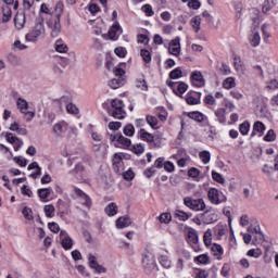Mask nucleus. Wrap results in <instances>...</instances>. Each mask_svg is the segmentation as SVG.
I'll use <instances>...</instances> for the list:
<instances>
[{
  "instance_id": "864d4df0",
  "label": "nucleus",
  "mask_w": 278,
  "mask_h": 278,
  "mask_svg": "<svg viewBox=\"0 0 278 278\" xmlns=\"http://www.w3.org/2000/svg\"><path fill=\"white\" fill-rule=\"evenodd\" d=\"M141 12H143L146 16H153V14H155V12L153 11V7H151V4L142 5Z\"/></svg>"
},
{
  "instance_id": "bf43d9fd",
  "label": "nucleus",
  "mask_w": 278,
  "mask_h": 278,
  "mask_svg": "<svg viewBox=\"0 0 278 278\" xmlns=\"http://www.w3.org/2000/svg\"><path fill=\"white\" fill-rule=\"evenodd\" d=\"M260 231H262L260 224H256L254 226L252 225L248 228V232L252 236H256L257 233H260Z\"/></svg>"
},
{
  "instance_id": "58836bf2",
  "label": "nucleus",
  "mask_w": 278,
  "mask_h": 278,
  "mask_svg": "<svg viewBox=\"0 0 278 278\" xmlns=\"http://www.w3.org/2000/svg\"><path fill=\"white\" fill-rule=\"evenodd\" d=\"M117 142H118L122 147H131V139L126 138V137L123 136L122 134H117Z\"/></svg>"
},
{
  "instance_id": "603ef678",
  "label": "nucleus",
  "mask_w": 278,
  "mask_h": 278,
  "mask_svg": "<svg viewBox=\"0 0 278 278\" xmlns=\"http://www.w3.org/2000/svg\"><path fill=\"white\" fill-rule=\"evenodd\" d=\"M159 220L160 223H164L165 225H168V223L173 220V216L170 215V213H163L159 216Z\"/></svg>"
},
{
  "instance_id": "e2e57ef3",
  "label": "nucleus",
  "mask_w": 278,
  "mask_h": 278,
  "mask_svg": "<svg viewBox=\"0 0 278 278\" xmlns=\"http://www.w3.org/2000/svg\"><path fill=\"white\" fill-rule=\"evenodd\" d=\"M13 162H15V164L22 167L27 166V160L24 159L23 156H14Z\"/></svg>"
},
{
  "instance_id": "49530a36",
  "label": "nucleus",
  "mask_w": 278,
  "mask_h": 278,
  "mask_svg": "<svg viewBox=\"0 0 278 278\" xmlns=\"http://www.w3.org/2000/svg\"><path fill=\"white\" fill-rule=\"evenodd\" d=\"M123 132L128 136V138H132L134 134H136V128L134 125L128 124L124 127Z\"/></svg>"
},
{
  "instance_id": "20e7f679",
  "label": "nucleus",
  "mask_w": 278,
  "mask_h": 278,
  "mask_svg": "<svg viewBox=\"0 0 278 278\" xmlns=\"http://www.w3.org/2000/svg\"><path fill=\"white\" fill-rule=\"evenodd\" d=\"M184 205L192 212H205L207 207V205H205V200L202 198L193 199L191 197L184 198Z\"/></svg>"
},
{
  "instance_id": "4be33fe9",
  "label": "nucleus",
  "mask_w": 278,
  "mask_h": 278,
  "mask_svg": "<svg viewBox=\"0 0 278 278\" xmlns=\"http://www.w3.org/2000/svg\"><path fill=\"white\" fill-rule=\"evenodd\" d=\"M188 118H191V121H195V123H203V121H207V117L199 111L189 112Z\"/></svg>"
},
{
  "instance_id": "6ab92c4d",
  "label": "nucleus",
  "mask_w": 278,
  "mask_h": 278,
  "mask_svg": "<svg viewBox=\"0 0 278 278\" xmlns=\"http://www.w3.org/2000/svg\"><path fill=\"white\" fill-rule=\"evenodd\" d=\"M186 240L188 244H197L199 242V235L194 230V228H189L187 230V237Z\"/></svg>"
},
{
  "instance_id": "bb28decb",
  "label": "nucleus",
  "mask_w": 278,
  "mask_h": 278,
  "mask_svg": "<svg viewBox=\"0 0 278 278\" xmlns=\"http://www.w3.org/2000/svg\"><path fill=\"white\" fill-rule=\"evenodd\" d=\"M54 49L58 53H66L68 51V46L62 39H58L54 43Z\"/></svg>"
},
{
  "instance_id": "ddd939ff",
  "label": "nucleus",
  "mask_w": 278,
  "mask_h": 278,
  "mask_svg": "<svg viewBox=\"0 0 278 278\" xmlns=\"http://www.w3.org/2000/svg\"><path fill=\"white\" fill-rule=\"evenodd\" d=\"M60 240L61 245L65 251H71V249H73V238L68 236V232H66V230H61Z\"/></svg>"
},
{
  "instance_id": "e433bc0d",
  "label": "nucleus",
  "mask_w": 278,
  "mask_h": 278,
  "mask_svg": "<svg viewBox=\"0 0 278 278\" xmlns=\"http://www.w3.org/2000/svg\"><path fill=\"white\" fill-rule=\"evenodd\" d=\"M25 49H27V46L21 42V40H15L11 45V51H25Z\"/></svg>"
},
{
  "instance_id": "a19ab883",
  "label": "nucleus",
  "mask_w": 278,
  "mask_h": 278,
  "mask_svg": "<svg viewBox=\"0 0 278 278\" xmlns=\"http://www.w3.org/2000/svg\"><path fill=\"white\" fill-rule=\"evenodd\" d=\"M159 262H160L161 266H163V268H170V266H173L170 258H168V256H166V255H161L159 257Z\"/></svg>"
},
{
  "instance_id": "1a4fd4ad",
  "label": "nucleus",
  "mask_w": 278,
  "mask_h": 278,
  "mask_svg": "<svg viewBox=\"0 0 278 278\" xmlns=\"http://www.w3.org/2000/svg\"><path fill=\"white\" fill-rule=\"evenodd\" d=\"M68 129H71V126H68V123H66V121H60L55 123L52 127V131L54 136H58V138H64Z\"/></svg>"
},
{
  "instance_id": "2eb2a0df",
  "label": "nucleus",
  "mask_w": 278,
  "mask_h": 278,
  "mask_svg": "<svg viewBox=\"0 0 278 278\" xmlns=\"http://www.w3.org/2000/svg\"><path fill=\"white\" fill-rule=\"evenodd\" d=\"M88 262H89L90 268L96 270V273H100V274L105 273V267H103L102 265H99V263L97 262V256L89 254Z\"/></svg>"
},
{
  "instance_id": "a878e982",
  "label": "nucleus",
  "mask_w": 278,
  "mask_h": 278,
  "mask_svg": "<svg viewBox=\"0 0 278 278\" xmlns=\"http://www.w3.org/2000/svg\"><path fill=\"white\" fill-rule=\"evenodd\" d=\"M211 251H212L214 257H216V260H218V261L223 260L224 250L220 244H218V243L213 244L211 248Z\"/></svg>"
},
{
  "instance_id": "0e129e2a",
  "label": "nucleus",
  "mask_w": 278,
  "mask_h": 278,
  "mask_svg": "<svg viewBox=\"0 0 278 278\" xmlns=\"http://www.w3.org/2000/svg\"><path fill=\"white\" fill-rule=\"evenodd\" d=\"M155 173H157V170L155 169V166L149 167L143 172L144 177H147V179H151V177H153V175H155Z\"/></svg>"
},
{
  "instance_id": "7c9ffc66",
  "label": "nucleus",
  "mask_w": 278,
  "mask_h": 278,
  "mask_svg": "<svg viewBox=\"0 0 278 278\" xmlns=\"http://www.w3.org/2000/svg\"><path fill=\"white\" fill-rule=\"evenodd\" d=\"M193 262L195 264H203L204 266H207V264H210V256L207 254H200L193 258Z\"/></svg>"
},
{
  "instance_id": "393cba45",
  "label": "nucleus",
  "mask_w": 278,
  "mask_h": 278,
  "mask_svg": "<svg viewBox=\"0 0 278 278\" xmlns=\"http://www.w3.org/2000/svg\"><path fill=\"white\" fill-rule=\"evenodd\" d=\"M264 131H266V125H264V123L262 122H255L253 125V131L251 134V137L253 138V136H255V134H260V136L264 135Z\"/></svg>"
},
{
  "instance_id": "aec40b11",
  "label": "nucleus",
  "mask_w": 278,
  "mask_h": 278,
  "mask_svg": "<svg viewBox=\"0 0 278 278\" xmlns=\"http://www.w3.org/2000/svg\"><path fill=\"white\" fill-rule=\"evenodd\" d=\"M14 23H15L16 29H23L26 23L25 13L24 12L16 13L14 17Z\"/></svg>"
},
{
  "instance_id": "39448f33",
  "label": "nucleus",
  "mask_w": 278,
  "mask_h": 278,
  "mask_svg": "<svg viewBox=\"0 0 278 278\" xmlns=\"http://www.w3.org/2000/svg\"><path fill=\"white\" fill-rule=\"evenodd\" d=\"M207 199L212 205H220V203H225V201H227V197L223 193V191L216 188L208 189Z\"/></svg>"
},
{
  "instance_id": "f257e3e1",
  "label": "nucleus",
  "mask_w": 278,
  "mask_h": 278,
  "mask_svg": "<svg viewBox=\"0 0 278 278\" xmlns=\"http://www.w3.org/2000/svg\"><path fill=\"white\" fill-rule=\"evenodd\" d=\"M40 12H42L43 14H51V17L47 22V25L49 29H51L52 38H58L62 33V24L60 23L61 22L60 18L64 12V3L60 1L56 2L54 7V13L51 11L49 5H47L46 3H42L40 5Z\"/></svg>"
},
{
  "instance_id": "774afa93",
  "label": "nucleus",
  "mask_w": 278,
  "mask_h": 278,
  "mask_svg": "<svg viewBox=\"0 0 278 278\" xmlns=\"http://www.w3.org/2000/svg\"><path fill=\"white\" fill-rule=\"evenodd\" d=\"M267 90H277L278 88V81L277 79H271L267 83V86H266Z\"/></svg>"
},
{
  "instance_id": "5fc2aeb1",
  "label": "nucleus",
  "mask_w": 278,
  "mask_h": 278,
  "mask_svg": "<svg viewBox=\"0 0 278 278\" xmlns=\"http://www.w3.org/2000/svg\"><path fill=\"white\" fill-rule=\"evenodd\" d=\"M140 55L146 64L151 63V52L149 50L141 49Z\"/></svg>"
},
{
  "instance_id": "c9c22d12",
  "label": "nucleus",
  "mask_w": 278,
  "mask_h": 278,
  "mask_svg": "<svg viewBox=\"0 0 278 278\" xmlns=\"http://www.w3.org/2000/svg\"><path fill=\"white\" fill-rule=\"evenodd\" d=\"M223 88L226 90H231V88H236V78L228 77L223 81Z\"/></svg>"
},
{
  "instance_id": "680f3d73",
  "label": "nucleus",
  "mask_w": 278,
  "mask_h": 278,
  "mask_svg": "<svg viewBox=\"0 0 278 278\" xmlns=\"http://www.w3.org/2000/svg\"><path fill=\"white\" fill-rule=\"evenodd\" d=\"M212 179L217 184H225V178L217 172H212Z\"/></svg>"
},
{
  "instance_id": "c03bdc74",
  "label": "nucleus",
  "mask_w": 278,
  "mask_h": 278,
  "mask_svg": "<svg viewBox=\"0 0 278 278\" xmlns=\"http://www.w3.org/2000/svg\"><path fill=\"white\" fill-rule=\"evenodd\" d=\"M184 77V72H181V67H176L169 73L170 79H181Z\"/></svg>"
},
{
  "instance_id": "cd10ccee",
  "label": "nucleus",
  "mask_w": 278,
  "mask_h": 278,
  "mask_svg": "<svg viewBox=\"0 0 278 278\" xmlns=\"http://www.w3.org/2000/svg\"><path fill=\"white\" fill-rule=\"evenodd\" d=\"M113 167L115 173H118L123 167V156H121L118 153H115L113 156Z\"/></svg>"
},
{
  "instance_id": "9b49d317",
  "label": "nucleus",
  "mask_w": 278,
  "mask_h": 278,
  "mask_svg": "<svg viewBox=\"0 0 278 278\" xmlns=\"http://www.w3.org/2000/svg\"><path fill=\"white\" fill-rule=\"evenodd\" d=\"M166 84L169 88L173 89V92L175 94L181 96L188 90V84L181 83V81H173V80H166Z\"/></svg>"
},
{
  "instance_id": "2f4dec72",
  "label": "nucleus",
  "mask_w": 278,
  "mask_h": 278,
  "mask_svg": "<svg viewBox=\"0 0 278 278\" xmlns=\"http://www.w3.org/2000/svg\"><path fill=\"white\" fill-rule=\"evenodd\" d=\"M194 94L197 93L188 92L186 94V101L188 105H199V103L201 102L199 98L194 97Z\"/></svg>"
},
{
  "instance_id": "8fccbe9b",
  "label": "nucleus",
  "mask_w": 278,
  "mask_h": 278,
  "mask_svg": "<svg viewBox=\"0 0 278 278\" xmlns=\"http://www.w3.org/2000/svg\"><path fill=\"white\" fill-rule=\"evenodd\" d=\"M248 257H254L255 260L262 257V250L251 249L247 252Z\"/></svg>"
},
{
  "instance_id": "69168bd1",
  "label": "nucleus",
  "mask_w": 278,
  "mask_h": 278,
  "mask_svg": "<svg viewBox=\"0 0 278 278\" xmlns=\"http://www.w3.org/2000/svg\"><path fill=\"white\" fill-rule=\"evenodd\" d=\"M66 110H67L68 114H79V109L77 108V105H75L73 103H68L66 105Z\"/></svg>"
},
{
  "instance_id": "423d86ee",
  "label": "nucleus",
  "mask_w": 278,
  "mask_h": 278,
  "mask_svg": "<svg viewBox=\"0 0 278 278\" xmlns=\"http://www.w3.org/2000/svg\"><path fill=\"white\" fill-rule=\"evenodd\" d=\"M74 194L76 199H78L80 205L87 207V210H90V207H92V198H90L88 193L84 192V190L79 188H74Z\"/></svg>"
},
{
  "instance_id": "7ed1b4c3",
  "label": "nucleus",
  "mask_w": 278,
  "mask_h": 278,
  "mask_svg": "<svg viewBox=\"0 0 278 278\" xmlns=\"http://www.w3.org/2000/svg\"><path fill=\"white\" fill-rule=\"evenodd\" d=\"M43 36H45V23L37 22L36 25L33 27V29L26 34L25 40L26 42H38V40H40V38H42Z\"/></svg>"
},
{
  "instance_id": "a18cd8bd",
  "label": "nucleus",
  "mask_w": 278,
  "mask_h": 278,
  "mask_svg": "<svg viewBox=\"0 0 278 278\" xmlns=\"http://www.w3.org/2000/svg\"><path fill=\"white\" fill-rule=\"evenodd\" d=\"M175 218H178V220L186 222L190 218V215L184 211L177 210L174 214Z\"/></svg>"
},
{
  "instance_id": "f03ea898",
  "label": "nucleus",
  "mask_w": 278,
  "mask_h": 278,
  "mask_svg": "<svg viewBox=\"0 0 278 278\" xmlns=\"http://www.w3.org/2000/svg\"><path fill=\"white\" fill-rule=\"evenodd\" d=\"M110 116L113 118H118L119 121L127 116V112H125V102L119 99H114L111 101V109H109Z\"/></svg>"
},
{
  "instance_id": "4d7b16f0",
  "label": "nucleus",
  "mask_w": 278,
  "mask_h": 278,
  "mask_svg": "<svg viewBox=\"0 0 278 278\" xmlns=\"http://www.w3.org/2000/svg\"><path fill=\"white\" fill-rule=\"evenodd\" d=\"M172 157L173 160H179V157H190V156H188V152L186 151V149L179 148L177 153L174 154Z\"/></svg>"
},
{
  "instance_id": "dca6fc26",
  "label": "nucleus",
  "mask_w": 278,
  "mask_h": 278,
  "mask_svg": "<svg viewBox=\"0 0 278 278\" xmlns=\"http://www.w3.org/2000/svg\"><path fill=\"white\" fill-rule=\"evenodd\" d=\"M12 18V9L9 8L8 5H3L1 8V13H0V25L1 23H8Z\"/></svg>"
},
{
  "instance_id": "052dcab7",
  "label": "nucleus",
  "mask_w": 278,
  "mask_h": 278,
  "mask_svg": "<svg viewBox=\"0 0 278 278\" xmlns=\"http://www.w3.org/2000/svg\"><path fill=\"white\" fill-rule=\"evenodd\" d=\"M199 175H201V170H199V168L191 167L188 170V177H191L192 179H197Z\"/></svg>"
},
{
  "instance_id": "09e8293b",
  "label": "nucleus",
  "mask_w": 278,
  "mask_h": 278,
  "mask_svg": "<svg viewBox=\"0 0 278 278\" xmlns=\"http://www.w3.org/2000/svg\"><path fill=\"white\" fill-rule=\"evenodd\" d=\"M199 157L204 164H210L212 155L210 154V151H202L199 153Z\"/></svg>"
},
{
  "instance_id": "ea45409f",
  "label": "nucleus",
  "mask_w": 278,
  "mask_h": 278,
  "mask_svg": "<svg viewBox=\"0 0 278 278\" xmlns=\"http://www.w3.org/2000/svg\"><path fill=\"white\" fill-rule=\"evenodd\" d=\"M135 86H136V88H138L139 90H143V91L149 90V85H147V80L143 79V78H138V79H136Z\"/></svg>"
},
{
  "instance_id": "37998d69",
  "label": "nucleus",
  "mask_w": 278,
  "mask_h": 278,
  "mask_svg": "<svg viewBox=\"0 0 278 278\" xmlns=\"http://www.w3.org/2000/svg\"><path fill=\"white\" fill-rule=\"evenodd\" d=\"M22 214L26 220H34V211L29 206H25L22 210Z\"/></svg>"
},
{
  "instance_id": "473e14b6",
  "label": "nucleus",
  "mask_w": 278,
  "mask_h": 278,
  "mask_svg": "<svg viewBox=\"0 0 278 278\" xmlns=\"http://www.w3.org/2000/svg\"><path fill=\"white\" fill-rule=\"evenodd\" d=\"M191 27L194 29L195 34L201 31V16H194L191 18Z\"/></svg>"
},
{
  "instance_id": "79ce46f5",
  "label": "nucleus",
  "mask_w": 278,
  "mask_h": 278,
  "mask_svg": "<svg viewBox=\"0 0 278 278\" xmlns=\"http://www.w3.org/2000/svg\"><path fill=\"white\" fill-rule=\"evenodd\" d=\"M250 129H251V124H249V122H243L242 124L239 125V131L241 136H248Z\"/></svg>"
},
{
  "instance_id": "3c124183",
  "label": "nucleus",
  "mask_w": 278,
  "mask_h": 278,
  "mask_svg": "<svg viewBox=\"0 0 278 278\" xmlns=\"http://www.w3.org/2000/svg\"><path fill=\"white\" fill-rule=\"evenodd\" d=\"M210 277V271L206 269L197 268L194 271V278H207Z\"/></svg>"
},
{
  "instance_id": "13d9d810",
  "label": "nucleus",
  "mask_w": 278,
  "mask_h": 278,
  "mask_svg": "<svg viewBox=\"0 0 278 278\" xmlns=\"http://www.w3.org/2000/svg\"><path fill=\"white\" fill-rule=\"evenodd\" d=\"M203 240L205 247H210V244H212V231L210 229L204 232Z\"/></svg>"
},
{
  "instance_id": "412c9836",
  "label": "nucleus",
  "mask_w": 278,
  "mask_h": 278,
  "mask_svg": "<svg viewBox=\"0 0 278 278\" xmlns=\"http://www.w3.org/2000/svg\"><path fill=\"white\" fill-rule=\"evenodd\" d=\"M131 225V218L129 216H122L116 220L117 229H125Z\"/></svg>"
},
{
  "instance_id": "f8f14e48",
  "label": "nucleus",
  "mask_w": 278,
  "mask_h": 278,
  "mask_svg": "<svg viewBox=\"0 0 278 278\" xmlns=\"http://www.w3.org/2000/svg\"><path fill=\"white\" fill-rule=\"evenodd\" d=\"M190 81L194 88H203V86H205V78L203 77V73L199 71H193L191 73Z\"/></svg>"
},
{
  "instance_id": "6e6d98bb",
  "label": "nucleus",
  "mask_w": 278,
  "mask_h": 278,
  "mask_svg": "<svg viewBox=\"0 0 278 278\" xmlns=\"http://www.w3.org/2000/svg\"><path fill=\"white\" fill-rule=\"evenodd\" d=\"M215 233H217V236H219V238H223V236H225V233H227V226L218 224L215 227Z\"/></svg>"
},
{
  "instance_id": "f3484780",
  "label": "nucleus",
  "mask_w": 278,
  "mask_h": 278,
  "mask_svg": "<svg viewBox=\"0 0 278 278\" xmlns=\"http://www.w3.org/2000/svg\"><path fill=\"white\" fill-rule=\"evenodd\" d=\"M248 40L251 45V47H260V42H262V37L260 36V31L252 30V33L249 35Z\"/></svg>"
},
{
  "instance_id": "5701e85b",
  "label": "nucleus",
  "mask_w": 278,
  "mask_h": 278,
  "mask_svg": "<svg viewBox=\"0 0 278 278\" xmlns=\"http://www.w3.org/2000/svg\"><path fill=\"white\" fill-rule=\"evenodd\" d=\"M51 192H53V189L42 188L38 190V197L43 203H47V201H49V197H51Z\"/></svg>"
},
{
  "instance_id": "6e6552de",
  "label": "nucleus",
  "mask_w": 278,
  "mask_h": 278,
  "mask_svg": "<svg viewBox=\"0 0 278 278\" xmlns=\"http://www.w3.org/2000/svg\"><path fill=\"white\" fill-rule=\"evenodd\" d=\"M123 34V27H121V24H114L110 29L108 34H103L102 38L104 40H113L116 41L118 38H121V35Z\"/></svg>"
},
{
  "instance_id": "b1692460",
  "label": "nucleus",
  "mask_w": 278,
  "mask_h": 278,
  "mask_svg": "<svg viewBox=\"0 0 278 278\" xmlns=\"http://www.w3.org/2000/svg\"><path fill=\"white\" fill-rule=\"evenodd\" d=\"M125 77L113 78L109 81V86L112 90H117V88L125 86Z\"/></svg>"
},
{
  "instance_id": "a211bd4d",
  "label": "nucleus",
  "mask_w": 278,
  "mask_h": 278,
  "mask_svg": "<svg viewBox=\"0 0 278 278\" xmlns=\"http://www.w3.org/2000/svg\"><path fill=\"white\" fill-rule=\"evenodd\" d=\"M138 136L140 138V140H142L143 142H154L155 141V137L147 131L144 128H141L138 130Z\"/></svg>"
},
{
  "instance_id": "9d476101",
  "label": "nucleus",
  "mask_w": 278,
  "mask_h": 278,
  "mask_svg": "<svg viewBox=\"0 0 278 278\" xmlns=\"http://www.w3.org/2000/svg\"><path fill=\"white\" fill-rule=\"evenodd\" d=\"M142 266L146 274L151 275V273H153V270H155V267L157 266V264L155 263V257H153L151 254H144L142 258Z\"/></svg>"
},
{
  "instance_id": "f704fd0d",
  "label": "nucleus",
  "mask_w": 278,
  "mask_h": 278,
  "mask_svg": "<svg viewBox=\"0 0 278 278\" xmlns=\"http://www.w3.org/2000/svg\"><path fill=\"white\" fill-rule=\"evenodd\" d=\"M43 212L47 218H53L55 216V206L53 204H47L43 206Z\"/></svg>"
},
{
  "instance_id": "72a5a7b5",
  "label": "nucleus",
  "mask_w": 278,
  "mask_h": 278,
  "mask_svg": "<svg viewBox=\"0 0 278 278\" xmlns=\"http://www.w3.org/2000/svg\"><path fill=\"white\" fill-rule=\"evenodd\" d=\"M17 108L23 113L27 112L29 110V103L26 102L25 99L18 98L17 99Z\"/></svg>"
},
{
  "instance_id": "c756f323",
  "label": "nucleus",
  "mask_w": 278,
  "mask_h": 278,
  "mask_svg": "<svg viewBox=\"0 0 278 278\" xmlns=\"http://www.w3.org/2000/svg\"><path fill=\"white\" fill-rule=\"evenodd\" d=\"M104 212L109 216H116V214H118V205H116L114 202H111L105 206Z\"/></svg>"
},
{
  "instance_id": "338daca9",
  "label": "nucleus",
  "mask_w": 278,
  "mask_h": 278,
  "mask_svg": "<svg viewBox=\"0 0 278 278\" xmlns=\"http://www.w3.org/2000/svg\"><path fill=\"white\" fill-rule=\"evenodd\" d=\"M114 53L118 58H125V55H127V49H125L124 47H118V48H115Z\"/></svg>"
},
{
  "instance_id": "4c0bfd02",
  "label": "nucleus",
  "mask_w": 278,
  "mask_h": 278,
  "mask_svg": "<svg viewBox=\"0 0 278 278\" xmlns=\"http://www.w3.org/2000/svg\"><path fill=\"white\" fill-rule=\"evenodd\" d=\"M146 123L151 127V129H157V117L153 115L146 116Z\"/></svg>"
},
{
  "instance_id": "de8ad7c7",
  "label": "nucleus",
  "mask_w": 278,
  "mask_h": 278,
  "mask_svg": "<svg viewBox=\"0 0 278 278\" xmlns=\"http://www.w3.org/2000/svg\"><path fill=\"white\" fill-rule=\"evenodd\" d=\"M264 140L265 142H275V140H277V134H275V130L269 129L265 135Z\"/></svg>"
},
{
  "instance_id": "0eeeda50",
  "label": "nucleus",
  "mask_w": 278,
  "mask_h": 278,
  "mask_svg": "<svg viewBox=\"0 0 278 278\" xmlns=\"http://www.w3.org/2000/svg\"><path fill=\"white\" fill-rule=\"evenodd\" d=\"M202 222L204 225H212L218 220V215L212 206H206V210L201 214Z\"/></svg>"
},
{
  "instance_id": "c85d7f7f",
  "label": "nucleus",
  "mask_w": 278,
  "mask_h": 278,
  "mask_svg": "<svg viewBox=\"0 0 278 278\" xmlns=\"http://www.w3.org/2000/svg\"><path fill=\"white\" fill-rule=\"evenodd\" d=\"M214 114H215L218 123H220V124L227 123V116H225V114H227V110L220 108V109L215 110Z\"/></svg>"
},
{
  "instance_id": "4468645a",
  "label": "nucleus",
  "mask_w": 278,
  "mask_h": 278,
  "mask_svg": "<svg viewBox=\"0 0 278 278\" xmlns=\"http://www.w3.org/2000/svg\"><path fill=\"white\" fill-rule=\"evenodd\" d=\"M168 51L170 55H175L176 58L179 56L181 53V38L176 37L169 42Z\"/></svg>"
}]
</instances>
